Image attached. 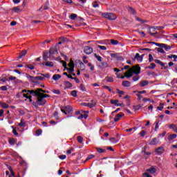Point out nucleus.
Wrapping results in <instances>:
<instances>
[{
  "mask_svg": "<svg viewBox=\"0 0 177 177\" xmlns=\"http://www.w3.org/2000/svg\"><path fill=\"white\" fill-rule=\"evenodd\" d=\"M26 78H28V80L30 82H32L33 84H37L39 81H45V77H41V76H31L28 73L26 74Z\"/></svg>",
  "mask_w": 177,
  "mask_h": 177,
  "instance_id": "1",
  "label": "nucleus"
},
{
  "mask_svg": "<svg viewBox=\"0 0 177 177\" xmlns=\"http://www.w3.org/2000/svg\"><path fill=\"white\" fill-rule=\"evenodd\" d=\"M158 138H154L151 141L149 142V145H150V146H154L155 145H158Z\"/></svg>",
  "mask_w": 177,
  "mask_h": 177,
  "instance_id": "14",
  "label": "nucleus"
},
{
  "mask_svg": "<svg viewBox=\"0 0 177 177\" xmlns=\"http://www.w3.org/2000/svg\"><path fill=\"white\" fill-rule=\"evenodd\" d=\"M153 60H154V58H153V55L151 54L149 55V63H151V62H153Z\"/></svg>",
  "mask_w": 177,
  "mask_h": 177,
  "instance_id": "59",
  "label": "nucleus"
},
{
  "mask_svg": "<svg viewBox=\"0 0 177 177\" xmlns=\"http://www.w3.org/2000/svg\"><path fill=\"white\" fill-rule=\"evenodd\" d=\"M143 105L142 104H138V105H133V109L135 110V111H137V110H140Z\"/></svg>",
  "mask_w": 177,
  "mask_h": 177,
  "instance_id": "27",
  "label": "nucleus"
},
{
  "mask_svg": "<svg viewBox=\"0 0 177 177\" xmlns=\"http://www.w3.org/2000/svg\"><path fill=\"white\" fill-rule=\"evenodd\" d=\"M122 115H125V114H124L122 113H120L117 114L116 117L114 118V122H118V121H120V120H121V118H122Z\"/></svg>",
  "mask_w": 177,
  "mask_h": 177,
  "instance_id": "16",
  "label": "nucleus"
},
{
  "mask_svg": "<svg viewBox=\"0 0 177 177\" xmlns=\"http://www.w3.org/2000/svg\"><path fill=\"white\" fill-rule=\"evenodd\" d=\"M53 93H55V95H60V90L59 89H53Z\"/></svg>",
  "mask_w": 177,
  "mask_h": 177,
  "instance_id": "49",
  "label": "nucleus"
},
{
  "mask_svg": "<svg viewBox=\"0 0 177 177\" xmlns=\"http://www.w3.org/2000/svg\"><path fill=\"white\" fill-rule=\"evenodd\" d=\"M174 59V62H176V59H177V55H168L167 56V59Z\"/></svg>",
  "mask_w": 177,
  "mask_h": 177,
  "instance_id": "41",
  "label": "nucleus"
},
{
  "mask_svg": "<svg viewBox=\"0 0 177 177\" xmlns=\"http://www.w3.org/2000/svg\"><path fill=\"white\" fill-rule=\"evenodd\" d=\"M32 106H34V107H35V109H38V106H39V104H38V100H37V101L36 102H32Z\"/></svg>",
  "mask_w": 177,
  "mask_h": 177,
  "instance_id": "46",
  "label": "nucleus"
},
{
  "mask_svg": "<svg viewBox=\"0 0 177 177\" xmlns=\"http://www.w3.org/2000/svg\"><path fill=\"white\" fill-rule=\"evenodd\" d=\"M68 67H70V68H75V64H74V61H73V59H71V62L68 64Z\"/></svg>",
  "mask_w": 177,
  "mask_h": 177,
  "instance_id": "36",
  "label": "nucleus"
},
{
  "mask_svg": "<svg viewBox=\"0 0 177 177\" xmlns=\"http://www.w3.org/2000/svg\"><path fill=\"white\" fill-rule=\"evenodd\" d=\"M130 71H131L133 74H140V66H139V65L133 66L130 69Z\"/></svg>",
  "mask_w": 177,
  "mask_h": 177,
  "instance_id": "5",
  "label": "nucleus"
},
{
  "mask_svg": "<svg viewBox=\"0 0 177 177\" xmlns=\"http://www.w3.org/2000/svg\"><path fill=\"white\" fill-rule=\"evenodd\" d=\"M143 177H153L151 175L149 174V173H144L142 174Z\"/></svg>",
  "mask_w": 177,
  "mask_h": 177,
  "instance_id": "64",
  "label": "nucleus"
},
{
  "mask_svg": "<svg viewBox=\"0 0 177 177\" xmlns=\"http://www.w3.org/2000/svg\"><path fill=\"white\" fill-rule=\"evenodd\" d=\"M98 66L101 68H106L109 67V64H107L106 62H100L98 64Z\"/></svg>",
  "mask_w": 177,
  "mask_h": 177,
  "instance_id": "18",
  "label": "nucleus"
},
{
  "mask_svg": "<svg viewBox=\"0 0 177 177\" xmlns=\"http://www.w3.org/2000/svg\"><path fill=\"white\" fill-rule=\"evenodd\" d=\"M133 75V73H132L131 71H130V73L129 71H127L124 73V77H126V78H131V77H132Z\"/></svg>",
  "mask_w": 177,
  "mask_h": 177,
  "instance_id": "25",
  "label": "nucleus"
},
{
  "mask_svg": "<svg viewBox=\"0 0 177 177\" xmlns=\"http://www.w3.org/2000/svg\"><path fill=\"white\" fill-rule=\"evenodd\" d=\"M94 57L98 60V62H102V57L100 55H97V54L95 53Z\"/></svg>",
  "mask_w": 177,
  "mask_h": 177,
  "instance_id": "43",
  "label": "nucleus"
},
{
  "mask_svg": "<svg viewBox=\"0 0 177 177\" xmlns=\"http://www.w3.org/2000/svg\"><path fill=\"white\" fill-rule=\"evenodd\" d=\"M70 19L71 20H75V19H77V15L76 14H71L70 15Z\"/></svg>",
  "mask_w": 177,
  "mask_h": 177,
  "instance_id": "52",
  "label": "nucleus"
},
{
  "mask_svg": "<svg viewBox=\"0 0 177 177\" xmlns=\"http://www.w3.org/2000/svg\"><path fill=\"white\" fill-rule=\"evenodd\" d=\"M48 53L49 56H55V55H57L59 52L57 51V48H56V47H52L50 48Z\"/></svg>",
  "mask_w": 177,
  "mask_h": 177,
  "instance_id": "9",
  "label": "nucleus"
},
{
  "mask_svg": "<svg viewBox=\"0 0 177 177\" xmlns=\"http://www.w3.org/2000/svg\"><path fill=\"white\" fill-rule=\"evenodd\" d=\"M68 39H67V37H61L59 38V40L62 41V42H66V41H67Z\"/></svg>",
  "mask_w": 177,
  "mask_h": 177,
  "instance_id": "60",
  "label": "nucleus"
},
{
  "mask_svg": "<svg viewBox=\"0 0 177 177\" xmlns=\"http://www.w3.org/2000/svg\"><path fill=\"white\" fill-rule=\"evenodd\" d=\"M111 44L112 45H118V40L111 39Z\"/></svg>",
  "mask_w": 177,
  "mask_h": 177,
  "instance_id": "50",
  "label": "nucleus"
},
{
  "mask_svg": "<svg viewBox=\"0 0 177 177\" xmlns=\"http://www.w3.org/2000/svg\"><path fill=\"white\" fill-rule=\"evenodd\" d=\"M102 17L108 19V20H115V19H117V15L111 12H104L102 14Z\"/></svg>",
  "mask_w": 177,
  "mask_h": 177,
  "instance_id": "3",
  "label": "nucleus"
},
{
  "mask_svg": "<svg viewBox=\"0 0 177 177\" xmlns=\"http://www.w3.org/2000/svg\"><path fill=\"white\" fill-rule=\"evenodd\" d=\"M84 52L86 55H91L93 52V48L89 46H86L84 47Z\"/></svg>",
  "mask_w": 177,
  "mask_h": 177,
  "instance_id": "7",
  "label": "nucleus"
},
{
  "mask_svg": "<svg viewBox=\"0 0 177 177\" xmlns=\"http://www.w3.org/2000/svg\"><path fill=\"white\" fill-rule=\"evenodd\" d=\"M116 103H118V100H111V104H115Z\"/></svg>",
  "mask_w": 177,
  "mask_h": 177,
  "instance_id": "62",
  "label": "nucleus"
},
{
  "mask_svg": "<svg viewBox=\"0 0 177 177\" xmlns=\"http://www.w3.org/2000/svg\"><path fill=\"white\" fill-rule=\"evenodd\" d=\"M49 57H50V56H49V52L44 51V53H43V60L44 62H48V59H49Z\"/></svg>",
  "mask_w": 177,
  "mask_h": 177,
  "instance_id": "12",
  "label": "nucleus"
},
{
  "mask_svg": "<svg viewBox=\"0 0 177 177\" xmlns=\"http://www.w3.org/2000/svg\"><path fill=\"white\" fill-rule=\"evenodd\" d=\"M147 172H149V174H156L157 172V169L156 167H150L147 169Z\"/></svg>",
  "mask_w": 177,
  "mask_h": 177,
  "instance_id": "20",
  "label": "nucleus"
},
{
  "mask_svg": "<svg viewBox=\"0 0 177 177\" xmlns=\"http://www.w3.org/2000/svg\"><path fill=\"white\" fill-rule=\"evenodd\" d=\"M156 46H158L159 48H163V49H165V50H166L167 52L172 49V46H168V44H160V43L156 44Z\"/></svg>",
  "mask_w": 177,
  "mask_h": 177,
  "instance_id": "4",
  "label": "nucleus"
},
{
  "mask_svg": "<svg viewBox=\"0 0 177 177\" xmlns=\"http://www.w3.org/2000/svg\"><path fill=\"white\" fill-rule=\"evenodd\" d=\"M92 158H95V156L92 154L88 155L84 162H86V161H89V160H92Z\"/></svg>",
  "mask_w": 177,
  "mask_h": 177,
  "instance_id": "35",
  "label": "nucleus"
},
{
  "mask_svg": "<svg viewBox=\"0 0 177 177\" xmlns=\"http://www.w3.org/2000/svg\"><path fill=\"white\" fill-rule=\"evenodd\" d=\"M40 75H41L44 78H50V73H46V74H43L40 73Z\"/></svg>",
  "mask_w": 177,
  "mask_h": 177,
  "instance_id": "40",
  "label": "nucleus"
},
{
  "mask_svg": "<svg viewBox=\"0 0 177 177\" xmlns=\"http://www.w3.org/2000/svg\"><path fill=\"white\" fill-rule=\"evenodd\" d=\"M169 128L170 129H173L175 132V130L176 129L177 127H176V125H175L174 124H171L169 126Z\"/></svg>",
  "mask_w": 177,
  "mask_h": 177,
  "instance_id": "45",
  "label": "nucleus"
},
{
  "mask_svg": "<svg viewBox=\"0 0 177 177\" xmlns=\"http://www.w3.org/2000/svg\"><path fill=\"white\" fill-rule=\"evenodd\" d=\"M37 103L39 106H45L46 104V100L37 97Z\"/></svg>",
  "mask_w": 177,
  "mask_h": 177,
  "instance_id": "10",
  "label": "nucleus"
},
{
  "mask_svg": "<svg viewBox=\"0 0 177 177\" xmlns=\"http://www.w3.org/2000/svg\"><path fill=\"white\" fill-rule=\"evenodd\" d=\"M155 151L158 154H162V153H164V151H165V149H164V147H159L156 149Z\"/></svg>",
  "mask_w": 177,
  "mask_h": 177,
  "instance_id": "15",
  "label": "nucleus"
},
{
  "mask_svg": "<svg viewBox=\"0 0 177 177\" xmlns=\"http://www.w3.org/2000/svg\"><path fill=\"white\" fill-rule=\"evenodd\" d=\"M97 48H99V49H101L102 50H107V48L104 46L98 45Z\"/></svg>",
  "mask_w": 177,
  "mask_h": 177,
  "instance_id": "55",
  "label": "nucleus"
},
{
  "mask_svg": "<svg viewBox=\"0 0 177 177\" xmlns=\"http://www.w3.org/2000/svg\"><path fill=\"white\" fill-rule=\"evenodd\" d=\"M151 28H153V30H164V26H153Z\"/></svg>",
  "mask_w": 177,
  "mask_h": 177,
  "instance_id": "44",
  "label": "nucleus"
},
{
  "mask_svg": "<svg viewBox=\"0 0 177 177\" xmlns=\"http://www.w3.org/2000/svg\"><path fill=\"white\" fill-rule=\"evenodd\" d=\"M61 111L67 115V117H71V115L73 114V107L70 105L62 106L61 108Z\"/></svg>",
  "mask_w": 177,
  "mask_h": 177,
  "instance_id": "2",
  "label": "nucleus"
},
{
  "mask_svg": "<svg viewBox=\"0 0 177 177\" xmlns=\"http://www.w3.org/2000/svg\"><path fill=\"white\" fill-rule=\"evenodd\" d=\"M80 88L82 91V92H86V88L84 84H81L80 85Z\"/></svg>",
  "mask_w": 177,
  "mask_h": 177,
  "instance_id": "42",
  "label": "nucleus"
},
{
  "mask_svg": "<svg viewBox=\"0 0 177 177\" xmlns=\"http://www.w3.org/2000/svg\"><path fill=\"white\" fill-rule=\"evenodd\" d=\"M27 55V50H23L18 57V59H21V57H24V56H26Z\"/></svg>",
  "mask_w": 177,
  "mask_h": 177,
  "instance_id": "22",
  "label": "nucleus"
},
{
  "mask_svg": "<svg viewBox=\"0 0 177 177\" xmlns=\"http://www.w3.org/2000/svg\"><path fill=\"white\" fill-rule=\"evenodd\" d=\"M8 169L10 172V174L8 176V177L15 176V171H13V169L12 168V167H9Z\"/></svg>",
  "mask_w": 177,
  "mask_h": 177,
  "instance_id": "31",
  "label": "nucleus"
},
{
  "mask_svg": "<svg viewBox=\"0 0 177 177\" xmlns=\"http://www.w3.org/2000/svg\"><path fill=\"white\" fill-rule=\"evenodd\" d=\"M77 92L76 90H73L71 92V96H73V97H77V96H78V95L77 94Z\"/></svg>",
  "mask_w": 177,
  "mask_h": 177,
  "instance_id": "37",
  "label": "nucleus"
},
{
  "mask_svg": "<svg viewBox=\"0 0 177 177\" xmlns=\"http://www.w3.org/2000/svg\"><path fill=\"white\" fill-rule=\"evenodd\" d=\"M129 12H130V13H132L133 15H136V11L132 7H129Z\"/></svg>",
  "mask_w": 177,
  "mask_h": 177,
  "instance_id": "39",
  "label": "nucleus"
},
{
  "mask_svg": "<svg viewBox=\"0 0 177 177\" xmlns=\"http://www.w3.org/2000/svg\"><path fill=\"white\" fill-rule=\"evenodd\" d=\"M12 10H14V12H15L16 13H19V12H20V8H19V7H14L12 8Z\"/></svg>",
  "mask_w": 177,
  "mask_h": 177,
  "instance_id": "58",
  "label": "nucleus"
},
{
  "mask_svg": "<svg viewBox=\"0 0 177 177\" xmlns=\"http://www.w3.org/2000/svg\"><path fill=\"white\" fill-rule=\"evenodd\" d=\"M106 82H114V79L112 77L106 76L105 77Z\"/></svg>",
  "mask_w": 177,
  "mask_h": 177,
  "instance_id": "30",
  "label": "nucleus"
},
{
  "mask_svg": "<svg viewBox=\"0 0 177 177\" xmlns=\"http://www.w3.org/2000/svg\"><path fill=\"white\" fill-rule=\"evenodd\" d=\"M95 150H97V153H99L100 154H102V153H106V151H107L106 149H102L99 147H95Z\"/></svg>",
  "mask_w": 177,
  "mask_h": 177,
  "instance_id": "21",
  "label": "nucleus"
},
{
  "mask_svg": "<svg viewBox=\"0 0 177 177\" xmlns=\"http://www.w3.org/2000/svg\"><path fill=\"white\" fill-rule=\"evenodd\" d=\"M37 97H40V99H45V97H50V95L44 93H39V96Z\"/></svg>",
  "mask_w": 177,
  "mask_h": 177,
  "instance_id": "23",
  "label": "nucleus"
},
{
  "mask_svg": "<svg viewBox=\"0 0 177 177\" xmlns=\"http://www.w3.org/2000/svg\"><path fill=\"white\" fill-rule=\"evenodd\" d=\"M17 127H22V128H24V127H26V123L23 122V120H21V122L18 124Z\"/></svg>",
  "mask_w": 177,
  "mask_h": 177,
  "instance_id": "47",
  "label": "nucleus"
},
{
  "mask_svg": "<svg viewBox=\"0 0 177 177\" xmlns=\"http://www.w3.org/2000/svg\"><path fill=\"white\" fill-rule=\"evenodd\" d=\"M8 143H10L11 145H13L15 143H16V140L13 138H9Z\"/></svg>",
  "mask_w": 177,
  "mask_h": 177,
  "instance_id": "33",
  "label": "nucleus"
},
{
  "mask_svg": "<svg viewBox=\"0 0 177 177\" xmlns=\"http://www.w3.org/2000/svg\"><path fill=\"white\" fill-rule=\"evenodd\" d=\"M88 67H91V68H90V70H91V71H93L95 70V66L92 65L91 63H88Z\"/></svg>",
  "mask_w": 177,
  "mask_h": 177,
  "instance_id": "57",
  "label": "nucleus"
},
{
  "mask_svg": "<svg viewBox=\"0 0 177 177\" xmlns=\"http://www.w3.org/2000/svg\"><path fill=\"white\" fill-rule=\"evenodd\" d=\"M109 140H110V142H111L112 143H117L118 142V140H116L115 138H109Z\"/></svg>",
  "mask_w": 177,
  "mask_h": 177,
  "instance_id": "53",
  "label": "nucleus"
},
{
  "mask_svg": "<svg viewBox=\"0 0 177 177\" xmlns=\"http://www.w3.org/2000/svg\"><path fill=\"white\" fill-rule=\"evenodd\" d=\"M36 135H37V136H39V135H41L42 133V129H39L36 131L35 132Z\"/></svg>",
  "mask_w": 177,
  "mask_h": 177,
  "instance_id": "56",
  "label": "nucleus"
},
{
  "mask_svg": "<svg viewBox=\"0 0 177 177\" xmlns=\"http://www.w3.org/2000/svg\"><path fill=\"white\" fill-rule=\"evenodd\" d=\"M42 66H46V67H53L55 64L52 62H43Z\"/></svg>",
  "mask_w": 177,
  "mask_h": 177,
  "instance_id": "19",
  "label": "nucleus"
},
{
  "mask_svg": "<svg viewBox=\"0 0 177 177\" xmlns=\"http://www.w3.org/2000/svg\"><path fill=\"white\" fill-rule=\"evenodd\" d=\"M95 106L96 105L93 103H87V107H89L90 109H93Z\"/></svg>",
  "mask_w": 177,
  "mask_h": 177,
  "instance_id": "54",
  "label": "nucleus"
},
{
  "mask_svg": "<svg viewBox=\"0 0 177 177\" xmlns=\"http://www.w3.org/2000/svg\"><path fill=\"white\" fill-rule=\"evenodd\" d=\"M28 95H32V96H35L36 97H38V96H39V93H37V90H28Z\"/></svg>",
  "mask_w": 177,
  "mask_h": 177,
  "instance_id": "11",
  "label": "nucleus"
},
{
  "mask_svg": "<svg viewBox=\"0 0 177 177\" xmlns=\"http://www.w3.org/2000/svg\"><path fill=\"white\" fill-rule=\"evenodd\" d=\"M146 85H149V81L142 80L140 82V86L143 87V86H146Z\"/></svg>",
  "mask_w": 177,
  "mask_h": 177,
  "instance_id": "24",
  "label": "nucleus"
},
{
  "mask_svg": "<svg viewBox=\"0 0 177 177\" xmlns=\"http://www.w3.org/2000/svg\"><path fill=\"white\" fill-rule=\"evenodd\" d=\"M64 85L65 86L64 89H70V88H73V84L68 81H65Z\"/></svg>",
  "mask_w": 177,
  "mask_h": 177,
  "instance_id": "13",
  "label": "nucleus"
},
{
  "mask_svg": "<svg viewBox=\"0 0 177 177\" xmlns=\"http://www.w3.org/2000/svg\"><path fill=\"white\" fill-rule=\"evenodd\" d=\"M164 106V104L160 103V106L157 107V109L160 110L161 111L162 110V109H164V106Z\"/></svg>",
  "mask_w": 177,
  "mask_h": 177,
  "instance_id": "61",
  "label": "nucleus"
},
{
  "mask_svg": "<svg viewBox=\"0 0 177 177\" xmlns=\"http://www.w3.org/2000/svg\"><path fill=\"white\" fill-rule=\"evenodd\" d=\"M58 157L60 160H66L67 156L66 155H60Z\"/></svg>",
  "mask_w": 177,
  "mask_h": 177,
  "instance_id": "63",
  "label": "nucleus"
},
{
  "mask_svg": "<svg viewBox=\"0 0 177 177\" xmlns=\"http://www.w3.org/2000/svg\"><path fill=\"white\" fill-rule=\"evenodd\" d=\"M75 64H78L79 66L78 67L80 68V70L82 71H84L85 70V64H84V62H82V61H81L80 59H76L75 61Z\"/></svg>",
  "mask_w": 177,
  "mask_h": 177,
  "instance_id": "6",
  "label": "nucleus"
},
{
  "mask_svg": "<svg viewBox=\"0 0 177 177\" xmlns=\"http://www.w3.org/2000/svg\"><path fill=\"white\" fill-rule=\"evenodd\" d=\"M66 70L69 74H73V73H74V68H66Z\"/></svg>",
  "mask_w": 177,
  "mask_h": 177,
  "instance_id": "48",
  "label": "nucleus"
},
{
  "mask_svg": "<svg viewBox=\"0 0 177 177\" xmlns=\"http://www.w3.org/2000/svg\"><path fill=\"white\" fill-rule=\"evenodd\" d=\"M156 50H157V52H158L159 53H163L165 55V51L164 50V48H156Z\"/></svg>",
  "mask_w": 177,
  "mask_h": 177,
  "instance_id": "29",
  "label": "nucleus"
},
{
  "mask_svg": "<svg viewBox=\"0 0 177 177\" xmlns=\"http://www.w3.org/2000/svg\"><path fill=\"white\" fill-rule=\"evenodd\" d=\"M77 139L79 143H82V142H84V138H82V137L80 136H77Z\"/></svg>",
  "mask_w": 177,
  "mask_h": 177,
  "instance_id": "51",
  "label": "nucleus"
},
{
  "mask_svg": "<svg viewBox=\"0 0 177 177\" xmlns=\"http://www.w3.org/2000/svg\"><path fill=\"white\" fill-rule=\"evenodd\" d=\"M111 57H113L114 59L120 61L124 60V57L121 56V54L120 53H111Z\"/></svg>",
  "mask_w": 177,
  "mask_h": 177,
  "instance_id": "8",
  "label": "nucleus"
},
{
  "mask_svg": "<svg viewBox=\"0 0 177 177\" xmlns=\"http://www.w3.org/2000/svg\"><path fill=\"white\" fill-rule=\"evenodd\" d=\"M26 68H29V70H35V66H34L32 64H26L25 66Z\"/></svg>",
  "mask_w": 177,
  "mask_h": 177,
  "instance_id": "32",
  "label": "nucleus"
},
{
  "mask_svg": "<svg viewBox=\"0 0 177 177\" xmlns=\"http://www.w3.org/2000/svg\"><path fill=\"white\" fill-rule=\"evenodd\" d=\"M122 86H124V88H129V86H131V82L128 81V80H124L122 82Z\"/></svg>",
  "mask_w": 177,
  "mask_h": 177,
  "instance_id": "17",
  "label": "nucleus"
},
{
  "mask_svg": "<svg viewBox=\"0 0 177 177\" xmlns=\"http://www.w3.org/2000/svg\"><path fill=\"white\" fill-rule=\"evenodd\" d=\"M60 78H62V75L60 74H55L53 76V80H54V81H57L60 80Z\"/></svg>",
  "mask_w": 177,
  "mask_h": 177,
  "instance_id": "26",
  "label": "nucleus"
},
{
  "mask_svg": "<svg viewBox=\"0 0 177 177\" xmlns=\"http://www.w3.org/2000/svg\"><path fill=\"white\" fill-rule=\"evenodd\" d=\"M177 135L176 134H171L168 136V140H174V139H176Z\"/></svg>",
  "mask_w": 177,
  "mask_h": 177,
  "instance_id": "28",
  "label": "nucleus"
},
{
  "mask_svg": "<svg viewBox=\"0 0 177 177\" xmlns=\"http://www.w3.org/2000/svg\"><path fill=\"white\" fill-rule=\"evenodd\" d=\"M147 68H150L151 70H154L156 68V64L151 63L150 66H148Z\"/></svg>",
  "mask_w": 177,
  "mask_h": 177,
  "instance_id": "38",
  "label": "nucleus"
},
{
  "mask_svg": "<svg viewBox=\"0 0 177 177\" xmlns=\"http://www.w3.org/2000/svg\"><path fill=\"white\" fill-rule=\"evenodd\" d=\"M0 106L2 107V109H8V107H9V104L5 102H1Z\"/></svg>",
  "mask_w": 177,
  "mask_h": 177,
  "instance_id": "34",
  "label": "nucleus"
}]
</instances>
